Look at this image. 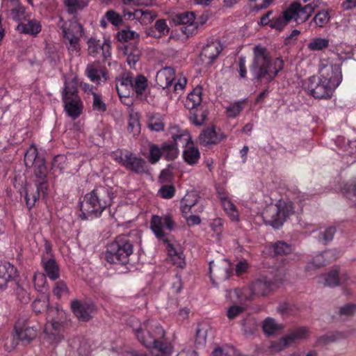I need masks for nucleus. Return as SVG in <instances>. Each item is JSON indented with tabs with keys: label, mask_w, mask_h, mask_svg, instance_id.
Returning a JSON list of instances; mask_svg holds the SVG:
<instances>
[{
	"label": "nucleus",
	"mask_w": 356,
	"mask_h": 356,
	"mask_svg": "<svg viewBox=\"0 0 356 356\" xmlns=\"http://www.w3.org/2000/svg\"><path fill=\"white\" fill-rule=\"evenodd\" d=\"M127 324L143 346L156 350L163 356L170 355L172 347L166 341L165 332L158 322L148 320L141 323L138 318L132 316L127 320Z\"/></svg>",
	"instance_id": "nucleus-1"
},
{
	"label": "nucleus",
	"mask_w": 356,
	"mask_h": 356,
	"mask_svg": "<svg viewBox=\"0 0 356 356\" xmlns=\"http://www.w3.org/2000/svg\"><path fill=\"white\" fill-rule=\"evenodd\" d=\"M114 197L115 193L112 187L108 185L96 186L80 200L79 217L82 220L99 217L107 207H111Z\"/></svg>",
	"instance_id": "nucleus-2"
},
{
	"label": "nucleus",
	"mask_w": 356,
	"mask_h": 356,
	"mask_svg": "<svg viewBox=\"0 0 356 356\" xmlns=\"http://www.w3.org/2000/svg\"><path fill=\"white\" fill-rule=\"evenodd\" d=\"M136 234H120L107 245L106 260L111 264L125 265L129 262L134 249L138 244Z\"/></svg>",
	"instance_id": "nucleus-3"
},
{
	"label": "nucleus",
	"mask_w": 356,
	"mask_h": 356,
	"mask_svg": "<svg viewBox=\"0 0 356 356\" xmlns=\"http://www.w3.org/2000/svg\"><path fill=\"white\" fill-rule=\"evenodd\" d=\"M254 58L250 66V72L254 79L257 81L269 83L271 67V57L267 49L261 45L253 48Z\"/></svg>",
	"instance_id": "nucleus-4"
},
{
	"label": "nucleus",
	"mask_w": 356,
	"mask_h": 356,
	"mask_svg": "<svg viewBox=\"0 0 356 356\" xmlns=\"http://www.w3.org/2000/svg\"><path fill=\"white\" fill-rule=\"evenodd\" d=\"M293 213L291 203L275 204L267 207L262 213V218L266 225H269L275 229L282 226L288 217Z\"/></svg>",
	"instance_id": "nucleus-5"
},
{
	"label": "nucleus",
	"mask_w": 356,
	"mask_h": 356,
	"mask_svg": "<svg viewBox=\"0 0 356 356\" xmlns=\"http://www.w3.org/2000/svg\"><path fill=\"white\" fill-rule=\"evenodd\" d=\"M61 312L58 309L49 306L45 312L47 322L44 330V339L49 343L56 344L64 338L63 325L56 321Z\"/></svg>",
	"instance_id": "nucleus-6"
},
{
	"label": "nucleus",
	"mask_w": 356,
	"mask_h": 356,
	"mask_svg": "<svg viewBox=\"0 0 356 356\" xmlns=\"http://www.w3.org/2000/svg\"><path fill=\"white\" fill-rule=\"evenodd\" d=\"M62 99L67 115L74 119L78 118L82 111V102L78 95L76 83L73 81H65L62 91Z\"/></svg>",
	"instance_id": "nucleus-7"
},
{
	"label": "nucleus",
	"mask_w": 356,
	"mask_h": 356,
	"mask_svg": "<svg viewBox=\"0 0 356 356\" xmlns=\"http://www.w3.org/2000/svg\"><path fill=\"white\" fill-rule=\"evenodd\" d=\"M304 88L316 99L330 98L336 88L320 76H312L305 81Z\"/></svg>",
	"instance_id": "nucleus-8"
},
{
	"label": "nucleus",
	"mask_w": 356,
	"mask_h": 356,
	"mask_svg": "<svg viewBox=\"0 0 356 356\" xmlns=\"http://www.w3.org/2000/svg\"><path fill=\"white\" fill-rule=\"evenodd\" d=\"M320 77L337 88L342 80L340 65L332 64L327 60H322L319 64Z\"/></svg>",
	"instance_id": "nucleus-9"
},
{
	"label": "nucleus",
	"mask_w": 356,
	"mask_h": 356,
	"mask_svg": "<svg viewBox=\"0 0 356 356\" xmlns=\"http://www.w3.org/2000/svg\"><path fill=\"white\" fill-rule=\"evenodd\" d=\"M195 17L193 12H183L172 17L175 25H183L181 31L187 37L193 35L197 31V22H195Z\"/></svg>",
	"instance_id": "nucleus-10"
},
{
	"label": "nucleus",
	"mask_w": 356,
	"mask_h": 356,
	"mask_svg": "<svg viewBox=\"0 0 356 356\" xmlns=\"http://www.w3.org/2000/svg\"><path fill=\"white\" fill-rule=\"evenodd\" d=\"M26 165H32L35 176L40 180L47 177V167L43 157L38 156L36 149L27 152L24 156Z\"/></svg>",
	"instance_id": "nucleus-11"
},
{
	"label": "nucleus",
	"mask_w": 356,
	"mask_h": 356,
	"mask_svg": "<svg viewBox=\"0 0 356 356\" xmlns=\"http://www.w3.org/2000/svg\"><path fill=\"white\" fill-rule=\"evenodd\" d=\"M280 283V281L278 280L275 279L273 280L266 276H261L252 282L250 287V291L254 296H264L278 287Z\"/></svg>",
	"instance_id": "nucleus-12"
},
{
	"label": "nucleus",
	"mask_w": 356,
	"mask_h": 356,
	"mask_svg": "<svg viewBox=\"0 0 356 356\" xmlns=\"http://www.w3.org/2000/svg\"><path fill=\"white\" fill-rule=\"evenodd\" d=\"M175 223L170 216H153L151 220V228L156 236L161 241L168 243L165 234L163 231L166 228L170 231L174 229Z\"/></svg>",
	"instance_id": "nucleus-13"
},
{
	"label": "nucleus",
	"mask_w": 356,
	"mask_h": 356,
	"mask_svg": "<svg viewBox=\"0 0 356 356\" xmlns=\"http://www.w3.org/2000/svg\"><path fill=\"white\" fill-rule=\"evenodd\" d=\"M58 26L62 30L63 36L67 40L73 39L80 40L83 35V28L76 20H71L69 24L60 19L58 23Z\"/></svg>",
	"instance_id": "nucleus-14"
},
{
	"label": "nucleus",
	"mask_w": 356,
	"mask_h": 356,
	"mask_svg": "<svg viewBox=\"0 0 356 356\" xmlns=\"http://www.w3.org/2000/svg\"><path fill=\"white\" fill-rule=\"evenodd\" d=\"M71 308L77 318L84 322L90 321L95 312V305L92 302L77 300L71 302Z\"/></svg>",
	"instance_id": "nucleus-15"
},
{
	"label": "nucleus",
	"mask_w": 356,
	"mask_h": 356,
	"mask_svg": "<svg viewBox=\"0 0 356 356\" xmlns=\"http://www.w3.org/2000/svg\"><path fill=\"white\" fill-rule=\"evenodd\" d=\"M222 50V46L219 41H213L207 44L202 49L200 56L202 61L206 65H211L218 58Z\"/></svg>",
	"instance_id": "nucleus-16"
},
{
	"label": "nucleus",
	"mask_w": 356,
	"mask_h": 356,
	"mask_svg": "<svg viewBox=\"0 0 356 356\" xmlns=\"http://www.w3.org/2000/svg\"><path fill=\"white\" fill-rule=\"evenodd\" d=\"M289 7L293 8V9H292L293 13L291 14L293 16V19H294L297 23L307 21L316 8V6H313L312 3L302 7L301 4L298 2L291 4Z\"/></svg>",
	"instance_id": "nucleus-17"
},
{
	"label": "nucleus",
	"mask_w": 356,
	"mask_h": 356,
	"mask_svg": "<svg viewBox=\"0 0 356 356\" xmlns=\"http://www.w3.org/2000/svg\"><path fill=\"white\" fill-rule=\"evenodd\" d=\"M124 167H125L128 170L138 175L146 174L148 172L146 161L131 152V156H129L126 163H124Z\"/></svg>",
	"instance_id": "nucleus-18"
},
{
	"label": "nucleus",
	"mask_w": 356,
	"mask_h": 356,
	"mask_svg": "<svg viewBox=\"0 0 356 356\" xmlns=\"http://www.w3.org/2000/svg\"><path fill=\"white\" fill-rule=\"evenodd\" d=\"M214 270V276L218 280L225 281L229 278L232 273V269L231 268V264L224 259L220 262L215 264L213 261L209 263V271Z\"/></svg>",
	"instance_id": "nucleus-19"
},
{
	"label": "nucleus",
	"mask_w": 356,
	"mask_h": 356,
	"mask_svg": "<svg viewBox=\"0 0 356 356\" xmlns=\"http://www.w3.org/2000/svg\"><path fill=\"white\" fill-rule=\"evenodd\" d=\"M175 78V70L170 67H165L157 72L156 82L159 87L165 89L172 85Z\"/></svg>",
	"instance_id": "nucleus-20"
},
{
	"label": "nucleus",
	"mask_w": 356,
	"mask_h": 356,
	"mask_svg": "<svg viewBox=\"0 0 356 356\" xmlns=\"http://www.w3.org/2000/svg\"><path fill=\"white\" fill-rule=\"evenodd\" d=\"M86 73L90 81L97 84L99 83L102 78H104V81L107 80L106 69L98 64L88 65Z\"/></svg>",
	"instance_id": "nucleus-21"
},
{
	"label": "nucleus",
	"mask_w": 356,
	"mask_h": 356,
	"mask_svg": "<svg viewBox=\"0 0 356 356\" xmlns=\"http://www.w3.org/2000/svg\"><path fill=\"white\" fill-rule=\"evenodd\" d=\"M293 7H289L284 10L279 17L271 19L270 27L278 31H281L288 24V23L293 19L291 13H293Z\"/></svg>",
	"instance_id": "nucleus-22"
},
{
	"label": "nucleus",
	"mask_w": 356,
	"mask_h": 356,
	"mask_svg": "<svg viewBox=\"0 0 356 356\" xmlns=\"http://www.w3.org/2000/svg\"><path fill=\"white\" fill-rule=\"evenodd\" d=\"M129 15V17H132L134 19H138L142 24H149L153 22L156 17L157 13L155 11L149 10L137 9L133 13L127 12L124 15Z\"/></svg>",
	"instance_id": "nucleus-23"
},
{
	"label": "nucleus",
	"mask_w": 356,
	"mask_h": 356,
	"mask_svg": "<svg viewBox=\"0 0 356 356\" xmlns=\"http://www.w3.org/2000/svg\"><path fill=\"white\" fill-rule=\"evenodd\" d=\"M41 29L42 26L40 23L35 19H31L25 22H22L19 24L16 27V30L19 33L28 34L33 36H36L41 31Z\"/></svg>",
	"instance_id": "nucleus-24"
},
{
	"label": "nucleus",
	"mask_w": 356,
	"mask_h": 356,
	"mask_svg": "<svg viewBox=\"0 0 356 356\" xmlns=\"http://www.w3.org/2000/svg\"><path fill=\"white\" fill-rule=\"evenodd\" d=\"M16 268L10 263L0 264V289L6 287L9 281L16 276Z\"/></svg>",
	"instance_id": "nucleus-25"
},
{
	"label": "nucleus",
	"mask_w": 356,
	"mask_h": 356,
	"mask_svg": "<svg viewBox=\"0 0 356 356\" xmlns=\"http://www.w3.org/2000/svg\"><path fill=\"white\" fill-rule=\"evenodd\" d=\"M333 256L331 250H327L316 255L306 266L307 270H314L326 266L330 262V259Z\"/></svg>",
	"instance_id": "nucleus-26"
},
{
	"label": "nucleus",
	"mask_w": 356,
	"mask_h": 356,
	"mask_svg": "<svg viewBox=\"0 0 356 356\" xmlns=\"http://www.w3.org/2000/svg\"><path fill=\"white\" fill-rule=\"evenodd\" d=\"M131 84V76L129 74H124L116 83V90L120 99L129 97Z\"/></svg>",
	"instance_id": "nucleus-27"
},
{
	"label": "nucleus",
	"mask_w": 356,
	"mask_h": 356,
	"mask_svg": "<svg viewBox=\"0 0 356 356\" xmlns=\"http://www.w3.org/2000/svg\"><path fill=\"white\" fill-rule=\"evenodd\" d=\"M17 339L19 340L23 345H27L31 343L36 337L37 332L33 327H23L17 329L15 327Z\"/></svg>",
	"instance_id": "nucleus-28"
},
{
	"label": "nucleus",
	"mask_w": 356,
	"mask_h": 356,
	"mask_svg": "<svg viewBox=\"0 0 356 356\" xmlns=\"http://www.w3.org/2000/svg\"><path fill=\"white\" fill-rule=\"evenodd\" d=\"M220 141L218 138L214 127L202 130L199 136V143L201 145L207 146L211 144H216Z\"/></svg>",
	"instance_id": "nucleus-29"
},
{
	"label": "nucleus",
	"mask_w": 356,
	"mask_h": 356,
	"mask_svg": "<svg viewBox=\"0 0 356 356\" xmlns=\"http://www.w3.org/2000/svg\"><path fill=\"white\" fill-rule=\"evenodd\" d=\"M124 54L127 56V63L131 66L135 65L140 59V50L134 43L126 44L123 47Z\"/></svg>",
	"instance_id": "nucleus-30"
},
{
	"label": "nucleus",
	"mask_w": 356,
	"mask_h": 356,
	"mask_svg": "<svg viewBox=\"0 0 356 356\" xmlns=\"http://www.w3.org/2000/svg\"><path fill=\"white\" fill-rule=\"evenodd\" d=\"M202 88L196 87L191 92L186 98L185 106L188 109L192 110L199 106L202 102Z\"/></svg>",
	"instance_id": "nucleus-31"
},
{
	"label": "nucleus",
	"mask_w": 356,
	"mask_h": 356,
	"mask_svg": "<svg viewBox=\"0 0 356 356\" xmlns=\"http://www.w3.org/2000/svg\"><path fill=\"white\" fill-rule=\"evenodd\" d=\"M42 262L46 275L51 280H55L59 277V268L53 258H50L47 261L44 260V258H42Z\"/></svg>",
	"instance_id": "nucleus-32"
},
{
	"label": "nucleus",
	"mask_w": 356,
	"mask_h": 356,
	"mask_svg": "<svg viewBox=\"0 0 356 356\" xmlns=\"http://www.w3.org/2000/svg\"><path fill=\"white\" fill-rule=\"evenodd\" d=\"M131 89L138 97L141 96L147 87V79L143 74H138L135 78L131 77Z\"/></svg>",
	"instance_id": "nucleus-33"
},
{
	"label": "nucleus",
	"mask_w": 356,
	"mask_h": 356,
	"mask_svg": "<svg viewBox=\"0 0 356 356\" xmlns=\"http://www.w3.org/2000/svg\"><path fill=\"white\" fill-rule=\"evenodd\" d=\"M200 154L199 149L189 145L183 152L184 161L189 165H195L200 159Z\"/></svg>",
	"instance_id": "nucleus-34"
},
{
	"label": "nucleus",
	"mask_w": 356,
	"mask_h": 356,
	"mask_svg": "<svg viewBox=\"0 0 356 356\" xmlns=\"http://www.w3.org/2000/svg\"><path fill=\"white\" fill-rule=\"evenodd\" d=\"M64 5L69 14H76L83 10L88 4V0H63Z\"/></svg>",
	"instance_id": "nucleus-35"
},
{
	"label": "nucleus",
	"mask_w": 356,
	"mask_h": 356,
	"mask_svg": "<svg viewBox=\"0 0 356 356\" xmlns=\"http://www.w3.org/2000/svg\"><path fill=\"white\" fill-rule=\"evenodd\" d=\"M324 286L335 287L341 285L339 280V272L337 269H332L327 274L323 275Z\"/></svg>",
	"instance_id": "nucleus-36"
},
{
	"label": "nucleus",
	"mask_w": 356,
	"mask_h": 356,
	"mask_svg": "<svg viewBox=\"0 0 356 356\" xmlns=\"http://www.w3.org/2000/svg\"><path fill=\"white\" fill-rule=\"evenodd\" d=\"M148 127L155 131H163L165 127V123L163 118L160 115L151 114L148 117Z\"/></svg>",
	"instance_id": "nucleus-37"
},
{
	"label": "nucleus",
	"mask_w": 356,
	"mask_h": 356,
	"mask_svg": "<svg viewBox=\"0 0 356 356\" xmlns=\"http://www.w3.org/2000/svg\"><path fill=\"white\" fill-rule=\"evenodd\" d=\"M161 149L163 156L168 161L174 160L178 155L177 147L173 142L163 143Z\"/></svg>",
	"instance_id": "nucleus-38"
},
{
	"label": "nucleus",
	"mask_w": 356,
	"mask_h": 356,
	"mask_svg": "<svg viewBox=\"0 0 356 356\" xmlns=\"http://www.w3.org/2000/svg\"><path fill=\"white\" fill-rule=\"evenodd\" d=\"M245 100L236 102L225 108V112L228 118H235L240 114L245 105Z\"/></svg>",
	"instance_id": "nucleus-39"
},
{
	"label": "nucleus",
	"mask_w": 356,
	"mask_h": 356,
	"mask_svg": "<svg viewBox=\"0 0 356 356\" xmlns=\"http://www.w3.org/2000/svg\"><path fill=\"white\" fill-rule=\"evenodd\" d=\"M243 331L245 335L252 334L257 329V323L256 319L248 316L242 321Z\"/></svg>",
	"instance_id": "nucleus-40"
},
{
	"label": "nucleus",
	"mask_w": 356,
	"mask_h": 356,
	"mask_svg": "<svg viewBox=\"0 0 356 356\" xmlns=\"http://www.w3.org/2000/svg\"><path fill=\"white\" fill-rule=\"evenodd\" d=\"M127 130L133 136H138L140 134V124L137 113H131L129 115Z\"/></svg>",
	"instance_id": "nucleus-41"
},
{
	"label": "nucleus",
	"mask_w": 356,
	"mask_h": 356,
	"mask_svg": "<svg viewBox=\"0 0 356 356\" xmlns=\"http://www.w3.org/2000/svg\"><path fill=\"white\" fill-rule=\"evenodd\" d=\"M48 307L49 299L46 296L36 298L32 303L33 310L37 314L46 312Z\"/></svg>",
	"instance_id": "nucleus-42"
},
{
	"label": "nucleus",
	"mask_w": 356,
	"mask_h": 356,
	"mask_svg": "<svg viewBox=\"0 0 356 356\" xmlns=\"http://www.w3.org/2000/svg\"><path fill=\"white\" fill-rule=\"evenodd\" d=\"M329 46V40L326 38H314L307 44L310 51H321Z\"/></svg>",
	"instance_id": "nucleus-43"
},
{
	"label": "nucleus",
	"mask_w": 356,
	"mask_h": 356,
	"mask_svg": "<svg viewBox=\"0 0 356 356\" xmlns=\"http://www.w3.org/2000/svg\"><path fill=\"white\" fill-rule=\"evenodd\" d=\"M209 326L206 324H200L196 330L195 343L198 346H204L207 342V337Z\"/></svg>",
	"instance_id": "nucleus-44"
},
{
	"label": "nucleus",
	"mask_w": 356,
	"mask_h": 356,
	"mask_svg": "<svg viewBox=\"0 0 356 356\" xmlns=\"http://www.w3.org/2000/svg\"><path fill=\"white\" fill-rule=\"evenodd\" d=\"M172 138V142L177 147L182 145L186 147L189 145H193V142L191 140V136L187 131H184L179 134L173 135Z\"/></svg>",
	"instance_id": "nucleus-45"
},
{
	"label": "nucleus",
	"mask_w": 356,
	"mask_h": 356,
	"mask_svg": "<svg viewBox=\"0 0 356 356\" xmlns=\"http://www.w3.org/2000/svg\"><path fill=\"white\" fill-rule=\"evenodd\" d=\"M282 326L277 324L273 318H267L263 323V330L268 335L275 334L279 330H281Z\"/></svg>",
	"instance_id": "nucleus-46"
},
{
	"label": "nucleus",
	"mask_w": 356,
	"mask_h": 356,
	"mask_svg": "<svg viewBox=\"0 0 356 356\" xmlns=\"http://www.w3.org/2000/svg\"><path fill=\"white\" fill-rule=\"evenodd\" d=\"M117 38L120 42H128L131 40H139L140 35L136 31L129 29H122L118 33Z\"/></svg>",
	"instance_id": "nucleus-47"
},
{
	"label": "nucleus",
	"mask_w": 356,
	"mask_h": 356,
	"mask_svg": "<svg viewBox=\"0 0 356 356\" xmlns=\"http://www.w3.org/2000/svg\"><path fill=\"white\" fill-rule=\"evenodd\" d=\"M309 335V329L307 327H299L294 329L289 335L288 339L292 343L296 339H302Z\"/></svg>",
	"instance_id": "nucleus-48"
},
{
	"label": "nucleus",
	"mask_w": 356,
	"mask_h": 356,
	"mask_svg": "<svg viewBox=\"0 0 356 356\" xmlns=\"http://www.w3.org/2000/svg\"><path fill=\"white\" fill-rule=\"evenodd\" d=\"M212 356H237V352L232 346H224L214 349Z\"/></svg>",
	"instance_id": "nucleus-49"
},
{
	"label": "nucleus",
	"mask_w": 356,
	"mask_h": 356,
	"mask_svg": "<svg viewBox=\"0 0 356 356\" xmlns=\"http://www.w3.org/2000/svg\"><path fill=\"white\" fill-rule=\"evenodd\" d=\"M275 255H285L291 252L290 245L284 241H278L273 245Z\"/></svg>",
	"instance_id": "nucleus-50"
},
{
	"label": "nucleus",
	"mask_w": 356,
	"mask_h": 356,
	"mask_svg": "<svg viewBox=\"0 0 356 356\" xmlns=\"http://www.w3.org/2000/svg\"><path fill=\"white\" fill-rule=\"evenodd\" d=\"M342 193L347 198L356 197V179L346 183L341 188Z\"/></svg>",
	"instance_id": "nucleus-51"
},
{
	"label": "nucleus",
	"mask_w": 356,
	"mask_h": 356,
	"mask_svg": "<svg viewBox=\"0 0 356 356\" xmlns=\"http://www.w3.org/2000/svg\"><path fill=\"white\" fill-rule=\"evenodd\" d=\"M337 229L335 227H329L325 231L321 232L318 234V241L326 245L332 241Z\"/></svg>",
	"instance_id": "nucleus-52"
},
{
	"label": "nucleus",
	"mask_w": 356,
	"mask_h": 356,
	"mask_svg": "<svg viewBox=\"0 0 356 356\" xmlns=\"http://www.w3.org/2000/svg\"><path fill=\"white\" fill-rule=\"evenodd\" d=\"M283 68L284 61L281 58H277L274 60L273 63L271 62L269 82L272 81L273 79L277 75L279 72L282 71Z\"/></svg>",
	"instance_id": "nucleus-53"
},
{
	"label": "nucleus",
	"mask_w": 356,
	"mask_h": 356,
	"mask_svg": "<svg viewBox=\"0 0 356 356\" xmlns=\"http://www.w3.org/2000/svg\"><path fill=\"white\" fill-rule=\"evenodd\" d=\"M131 152L126 149H117L112 152V159L124 166Z\"/></svg>",
	"instance_id": "nucleus-54"
},
{
	"label": "nucleus",
	"mask_w": 356,
	"mask_h": 356,
	"mask_svg": "<svg viewBox=\"0 0 356 356\" xmlns=\"http://www.w3.org/2000/svg\"><path fill=\"white\" fill-rule=\"evenodd\" d=\"M277 311L283 316H289L296 315L298 311V308L289 303H282L277 307Z\"/></svg>",
	"instance_id": "nucleus-55"
},
{
	"label": "nucleus",
	"mask_w": 356,
	"mask_h": 356,
	"mask_svg": "<svg viewBox=\"0 0 356 356\" xmlns=\"http://www.w3.org/2000/svg\"><path fill=\"white\" fill-rule=\"evenodd\" d=\"M222 204L225 211L229 214L233 221L238 220V213L236 209V206L229 200H224Z\"/></svg>",
	"instance_id": "nucleus-56"
},
{
	"label": "nucleus",
	"mask_w": 356,
	"mask_h": 356,
	"mask_svg": "<svg viewBox=\"0 0 356 356\" xmlns=\"http://www.w3.org/2000/svg\"><path fill=\"white\" fill-rule=\"evenodd\" d=\"M330 15L326 10L319 11L312 19L317 26L323 27L330 21Z\"/></svg>",
	"instance_id": "nucleus-57"
},
{
	"label": "nucleus",
	"mask_w": 356,
	"mask_h": 356,
	"mask_svg": "<svg viewBox=\"0 0 356 356\" xmlns=\"http://www.w3.org/2000/svg\"><path fill=\"white\" fill-rule=\"evenodd\" d=\"M53 293L58 298L67 295L68 293V288L65 282L63 280L56 282L53 288Z\"/></svg>",
	"instance_id": "nucleus-58"
},
{
	"label": "nucleus",
	"mask_w": 356,
	"mask_h": 356,
	"mask_svg": "<svg viewBox=\"0 0 356 356\" xmlns=\"http://www.w3.org/2000/svg\"><path fill=\"white\" fill-rule=\"evenodd\" d=\"M189 202V197H184L181 202V211L185 217L186 214L191 212V209L198 202V197H195L194 201L191 204H188Z\"/></svg>",
	"instance_id": "nucleus-59"
},
{
	"label": "nucleus",
	"mask_w": 356,
	"mask_h": 356,
	"mask_svg": "<svg viewBox=\"0 0 356 356\" xmlns=\"http://www.w3.org/2000/svg\"><path fill=\"white\" fill-rule=\"evenodd\" d=\"M168 254L172 257H177L179 259L177 265L180 268H183L185 266V261L183 257V252L181 251L178 252L172 244L168 243Z\"/></svg>",
	"instance_id": "nucleus-60"
},
{
	"label": "nucleus",
	"mask_w": 356,
	"mask_h": 356,
	"mask_svg": "<svg viewBox=\"0 0 356 356\" xmlns=\"http://www.w3.org/2000/svg\"><path fill=\"white\" fill-rule=\"evenodd\" d=\"M154 29L158 31V38L166 35L170 31L165 19H158L154 24Z\"/></svg>",
	"instance_id": "nucleus-61"
},
{
	"label": "nucleus",
	"mask_w": 356,
	"mask_h": 356,
	"mask_svg": "<svg viewBox=\"0 0 356 356\" xmlns=\"http://www.w3.org/2000/svg\"><path fill=\"white\" fill-rule=\"evenodd\" d=\"M290 344H291V343L288 339V337L286 336L285 337L280 339L279 341L272 342L270 348L272 351L278 352L289 346Z\"/></svg>",
	"instance_id": "nucleus-62"
},
{
	"label": "nucleus",
	"mask_w": 356,
	"mask_h": 356,
	"mask_svg": "<svg viewBox=\"0 0 356 356\" xmlns=\"http://www.w3.org/2000/svg\"><path fill=\"white\" fill-rule=\"evenodd\" d=\"M162 154L161 147L159 148L157 145L152 144L149 146V161L152 163L158 162Z\"/></svg>",
	"instance_id": "nucleus-63"
},
{
	"label": "nucleus",
	"mask_w": 356,
	"mask_h": 356,
	"mask_svg": "<svg viewBox=\"0 0 356 356\" xmlns=\"http://www.w3.org/2000/svg\"><path fill=\"white\" fill-rule=\"evenodd\" d=\"M93 96L92 108L95 111L104 112L106 111V105L102 100L101 96L95 92H92Z\"/></svg>",
	"instance_id": "nucleus-64"
}]
</instances>
